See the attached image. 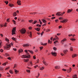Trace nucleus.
Listing matches in <instances>:
<instances>
[{"label": "nucleus", "instance_id": "1", "mask_svg": "<svg viewBox=\"0 0 78 78\" xmlns=\"http://www.w3.org/2000/svg\"><path fill=\"white\" fill-rule=\"evenodd\" d=\"M25 51L26 53H27V55H22V58H30V55H29L28 53V51H27V50H25Z\"/></svg>", "mask_w": 78, "mask_h": 78}, {"label": "nucleus", "instance_id": "2", "mask_svg": "<svg viewBox=\"0 0 78 78\" xmlns=\"http://www.w3.org/2000/svg\"><path fill=\"white\" fill-rule=\"evenodd\" d=\"M20 31L21 33L22 34H25L26 33V30L25 29H22L21 30H20Z\"/></svg>", "mask_w": 78, "mask_h": 78}, {"label": "nucleus", "instance_id": "3", "mask_svg": "<svg viewBox=\"0 0 78 78\" xmlns=\"http://www.w3.org/2000/svg\"><path fill=\"white\" fill-rule=\"evenodd\" d=\"M16 31V27H14L13 28V30H12V35L15 34L16 33H15V31Z\"/></svg>", "mask_w": 78, "mask_h": 78}, {"label": "nucleus", "instance_id": "4", "mask_svg": "<svg viewBox=\"0 0 78 78\" xmlns=\"http://www.w3.org/2000/svg\"><path fill=\"white\" fill-rule=\"evenodd\" d=\"M67 21H68V20L67 19H64L62 21H60V22L61 23H66V22H67Z\"/></svg>", "mask_w": 78, "mask_h": 78}, {"label": "nucleus", "instance_id": "5", "mask_svg": "<svg viewBox=\"0 0 78 78\" xmlns=\"http://www.w3.org/2000/svg\"><path fill=\"white\" fill-rule=\"evenodd\" d=\"M11 45L9 44H7L6 45V48L7 49V50H9L10 48V47H11Z\"/></svg>", "mask_w": 78, "mask_h": 78}, {"label": "nucleus", "instance_id": "6", "mask_svg": "<svg viewBox=\"0 0 78 78\" xmlns=\"http://www.w3.org/2000/svg\"><path fill=\"white\" fill-rule=\"evenodd\" d=\"M6 25H7V23H5L4 25V24H1L0 27H6Z\"/></svg>", "mask_w": 78, "mask_h": 78}, {"label": "nucleus", "instance_id": "7", "mask_svg": "<svg viewBox=\"0 0 78 78\" xmlns=\"http://www.w3.org/2000/svg\"><path fill=\"white\" fill-rule=\"evenodd\" d=\"M56 16H61V12H57V14H56Z\"/></svg>", "mask_w": 78, "mask_h": 78}, {"label": "nucleus", "instance_id": "8", "mask_svg": "<svg viewBox=\"0 0 78 78\" xmlns=\"http://www.w3.org/2000/svg\"><path fill=\"white\" fill-rule=\"evenodd\" d=\"M72 10H73V9H71V10H70V9H68L67 10V13H70V12H71L72 11Z\"/></svg>", "mask_w": 78, "mask_h": 78}, {"label": "nucleus", "instance_id": "9", "mask_svg": "<svg viewBox=\"0 0 78 78\" xmlns=\"http://www.w3.org/2000/svg\"><path fill=\"white\" fill-rule=\"evenodd\" d=\"M77 56H78V55L77 54H74L72 55V56L73 58H75V57H76Z\"/></svg>", "mask_w": 78, "mask_h": 78}, {"label": "nucleus", "instance_id": "10", "mask_svg": "<svg viewBox=\"0 0 78 78\" xmlns=\"http://www.w3.org/2000/svg\"><path fill=\"white\" fill-rule=\"evenodd\" d=\"M30 45V44H23V46L24 47H28Z\"/></svg>", "mask_w": 78, "mask_h": 78}, {"label": "nucleus", "instance_id": "11", "mask_svg": "<svg viewBox=\"0 0 78 78\" xmlns=\"http://www.w3.org/2000/svg\"><path fill=\"white\" fill-rule=\"evenodd\" d=\"M51 54H52L53 56H56L57 55L56 53L55 52H51Z\"/></svg>", "mask_w": 78, "mask_h": 78}, {"label": "nucleus", "instance_id": "12", "mask_svg": "<svg viewBox=\"0 0 78 78\" xmlns=\"http://www.w3.org/2000/svg\"><path fill=\"white\" fill-rule=\"evenodd\" d=\"M44 64L46 66H47V65H48V63H47V62H46L45 61H43Z\"/></svg>", "mask_w": 78, "mask_h": 78}, {"label": "nucleus", "instance_id": "13", "mask_svg": "<svg viewBox=\"0 0 78 78\" xmlns=\"http://www.w3.org/2000/svg\"><path fill=\"white\" fill-rule=\"evenodd\" d=\"M17 3L18 5H21V4H20V1L18 0Z\"/></svg>", "mask_w": 78, "mask_h": 78}, {"label": "nucleus", "instance_id": "14", "mask_svg": "<svg viewBox=\"0 0 78 78\" xmlns=\"http://www.w3.org/2000/svg\"><path fill=\"white\" fill-rule=\"evenodd\" d=\"M2 47V41L0 40V48Z\"/></svg>", "mask_w": 78, "mask_h": 78}, {"label": "nucleus", "instance_id": "15", "mask_svg": "<svg viewBox=\"0 0 78 78\" xmlns=\"http://www.w3.org/2000/svg\"><path fill=\"white\" fill-rule=\"evenodd\" d=\"M41 20L44 23H46V22H47V21L45 20L44 19H42Z\"/></svg>", "mask_w": 78, "mask_h": 78}, {"label": "nucleus", "instance_id": "16", "mask_svg": "<svg viewBox=\"0 0 78 78\" xmlns=\"http://www.w3.org/2000/svg\"><path fill=\"white\" fill-rule=\"evenodd\" d=\"M9 56V54H8V53H5V55H4V56H5V57H7V56Z\"/></svg>", "mask_w": 78, "mask_h": 78}, {"label": "nucleus", "instance_id": "17", "mask_svg": "<svg viewBox=\"0 0 78 78\" xmlns=\"http://www.w3.org/2000/svg\"><path fill=\"white\" fill-rule=\"evenodd\" d=\"M22 51H23V50L22 49H20L19 50V52L20 53Z\"/></svg>", "mask_w": 78, "mask_h": 78}, {"label": "nucleus", "instance_id": "18", "mask_svg": "<svg viewBox=\"0 0 78 78\" xmlns=\"http://www.w3.org/2000/svg\"><path fill=\"white\" fill-rule=\"evenodd\" d=\"M63 51L64 54H66V53H67V51H67V50H64Z\"/></svg>", "mask_w": 78, "mask_h": 78}, {"label": "nucleus", "instance_id": "19", "mask_svg": "<svg viewBox=\"0 0 78 78\" xmlns=\"http://www.w3.org/2000/svg\"><path fill=\"white\" fill-rule=\"evenodd\" d=\"M29 36L31 38V36H32V34H31V32H30L29 33Z\"/></svg>", "mask_w": 78, "mask_h": 78}, {"label": "nucleus", "instance_id": "20", "mask_svg": "<svg viewBox=\"0 0 78 78\" xmlns=\"http://www.w3.org/2000/svg\"><path fill=\"white\" fill-rule=\"evenodd\" d=\"M66 41V39H63V40L61 41V42L62 43H63V42H65Z\"/></svg>", "mask_w": 78, "mask_h": 78}, {"label": "nucleus", "instance_id": "21", "mask_svg": "<svg viewBox=\"0 0 78 78\" xmlns=\"http://www.w3.org/2000/svg\"><path fill=\"white\" fill-rule=\"evenodd\" d=\"M13 16H16V15H17V13H16V12H14L13 14Z\"/></svg>", "mask_w": 78, "mask_h": 78}, {"label": "nucleus", "instance_id": "22", "mask_svg": "<svg viewBox=\"0 0 78 78\" xmlns=\"http://www.w3.org/2000/svg\"><path fill=\"white\" fill-rule=\"evenodd\" d=\"M14 71H15V73H17L19 72V71H17V70H16V69H14Z\"/></svg>", "mask_w": 78, "mask_h": 78}, {"label": "nucleus", "instance_id": "23", "mask_svg": "<svg viewBox=\"0 0 78 78\" xmlns=\"http://www.w3.org/2000/svg\"><path fill=\"white\" fill-rule=\"evenodd\" d=\"M40 29L39 28H37L36 31H40Z\"/></svg>", "mask_w": 78, "mask_h": 78}, {"label": "nucleus", "instance_id": "24", "mask_svg": "<svg viewBox=\"0 0 78 78\" xmlns=\"http://www.w3.org/2000/svg\"><path fill=\"white\" fill-rule=\"evenodd\" d=\"M12 40H13V41H16V40H17V39H16V38H14V37H13L12 38Z\"/></svg>", "mask_w": 78, "mask_h": 78}, {"label": "nucleus", "instance_id": "25", "mask_svg": "<svg viewBox=\"0 0 78 78\" xmlns=\"http://www.w3.org/2000/svg\"><path fill=\"white\" fill-rule=\"evenodd\" d=\"M73 78H77V76L76 75H74L73 76Z\"/></svg>", "mask_w": 78, "mask_h": 78}, {"label": "nucleus", "instance_id": "26", "mask_svg": "<svg viewBox=\"0 0 78 78\" xmlns=\"http://www.w3.org/2000/svg\"><path fill=\"white\" fill-rule=\"evenodd\" d=\"M44 67H42L40 68V70H44Z\"/></svg>", "mask_w": 78, "mask_h": 78}, {"label": "nucleus", "instance_id": "27", "mask_svg": "<svg viewBox=\"0 0 78 78\" xmlns=\"http://www.w3.org/2000/svg\"><path fill=\"white\" fill-rule=\"evenodd\" d=\"M36 27H41V25L37 24L36 25Z\"/></svg>", "mask_w": 78, "mask_h": 78}, {"label": "nucleus", "instance_id": "28", "mask_svg": "<svg viewBox=\"0 0 78 78\" xmlns=\"http://www.w3.org/2000/svg\"><path fill=\"white\" fill-rule=\"evenodd\" d=\"M9 5L10 6V7H12V6H13V4H9Z\"/></svg>", "mask_w": 78, "mask_h": 78}, {"label": "nucleus", "instance_id": "29", "mask_svg": "<svg viewBox=\"0 0 78 78\" xmlns=\"http://www.w3.org/2000/svg\"><path fill=\"white\" fill-rule=\"evenodd\" d=\"M9 73H11V74H12L13 73H12V71L11 70H10L9 71Z\"/></svg>", "mask_w": 78, "mask_h": 78}, {"label": "nucleus", "instance_id": "30", "mask_svg": "<svg viewBox=\"0 0 78 78\" xmlns=\"http://www.w3.org/2000/svg\"><path fill=\"white\" fill-rule=\"evenodd\" d=\"M70 51H73V49L72 47H70Z\"/></svg>", "mask_w": 78, "mask_h": 78}, {"label": "nucleus", "instance_id": "31", "mask_svg": "<svg viewBox=\"0 0 78 78\" xmlns=\"http://www.w3.org/2000/svg\"><path fill=\"white\" fill-rule=\"evenodd\" d=\"M40 75V74L38 73V75L36 76V77L37 78H38V77H39V76Z\"/></svg>", "mask_w": 78, "mask_h": 78}, {"label": "nucleus", "instance_id": "32", "mask_svg": "<svg viewBox=\"0 0 78 78\" xmlns=\"http://www.w3.org/2000/svg\"><path fill=\"white\" fill-rule=\"evenodd\" d=\"M47 43H44V44H42L41 45H47Z\"/></svg>", "mask_w": 78, "mask_h": 78}, {"label": "nucleus", "instance_id": "33", "mask_svg": "<svg viewBox=\"0 0 78 78\" xmlns=\"http://www.w3.org/2000/svg\"><path fill=\"white\" fill-rule=\"evenodd\" d=\"M26 71L27 72H28V73H30V70H27Z\"/></svg>", "mask_w": 78, "mask_h": 78}, {"label": "nucleus", "instance_id": "34", "mask_svg": "<svg viewBox=\"0 0 78 78\" xmlns=\"http://www.w3.org/2000/svg\"><path fill=\"white\" fill-rule=\"evenodd\" d=\"M37 21L35 20V21H34V23H34V24H35V23H37Z\"/></svg>", "mask_w": 78, "mask_h": 78}, {"label": "nucleus", "instance_id": "35", "mask_svg": "<svg viewBox=\"0 0 78 78\" xmlns=\"http://www.w3.org/2000/svg\"><path fill=\"white\" fill-rule=\"evenodd\" d=\"M62 70H63V71H64V72H66V71H67V70L64 69H62Z\"/></svg>", "mask_w": 78, "mask_h": 78}, {"label": "nucleus", "instance_id": "36", "mask_svg": "<svg viewBox=\"0 0 78 78\" xmlns=\"http://www.w3.org/2000/svg\"><path fill=\"white\" fill-rule=\"evenodd\" d=\"M65 12H63L62 13H61V16H63V14H65Z\"/></svg>", "mask_w": 78, "mask_h": 78}, {"label": "nucleus", "instance_id": "37", "mask_svg": "<svg viewBox=\"0 0 78 78\" xmlns=\"http://www.w3.org/2000/svg\"><path fill=\"white\" fill-rule=\"evenodd\" d=\"M70 40L71 41H75V39H73V38H71L70 39Z\"/></svg>", "mask_w": 78, "mask_h": 78}, {"label": "nucleus", "instance_id": "38", "mask_svg": "<svg viewBox=\"0 0 78 78\" xmlns=\"http://www.w3.org/2000/svg\"><path fill=\"white\" fill-rule=\"evenodd\" d=\"M50 31V29H47L46 30V32H48V31Z\"/></svg>", "mask_w": 78, "mask_h": 78}, {"label": "nucleus", "instance_id": "39", "mask_svg": "<svg viewBox=\"0 0 78 78\" xmlns=\"http://www.w3.org/2000/svg\"><path fill=\"white\" fill-rule=\"evenodd\" d=\"M5 3H6V5H8V1H6L5 2Z\"/></svg>", "mask_w": 78, "mask_h": 78}, {"label": "nucleus", "instance_id": "40", "mask_svg": "<svg viewBox=\"0 0 78 78\" xmlns=\"http://www.w3.org/2000/svg\"><path fill=\"white\" fill-rule=\"evenodd\" d=\"M33 21V20H29V22H30V23H31V22H32Z\"/></svg>", "mask_w": 78, "mask_h": 78}, {"label": "nucleus", "instance_id": "41", "mask_svg": "<svg viewBox=\"0 0 78 78\" xmlns=\"http://www.w3.org/2000/svg\"><path fill=\"white\" fill-rule=\"evenodd\" d=\"M53 49H54V50H56L57 49V48H55V47H54L53 48Z\"/></svg>", "mask_w": 78, "mask_h": 78}, {"label": "nucleus", "instance_id": "42", "mask_svg": "<svg viewBox=\"0 0 78 78\" xmlns=\"http://www.w3.org/2000/svg\"><path fill=\"white\" fill-rule=\"evenodd\" d=\"M5 41H7V42H9V39H8V38H6Z\"/></svg>", "mask_w": 78, "mask_h": 78}, {"label": "nucleus", "instance_id": "43", "mask_svg": "<svg viewBox=\"0 0 78 78\" xmlns=\"http://www.w3.org/2000/svg\"><path fill=\"white\" fill-rule=\"evenodd\" d=\"M12 21H13L14 24H16V21H15V20H13Z\"/></svg>", "mask_w": 78, "mask_h": 78}, {"label": "nucleus", "instance_id": "44", "mask_svg": "<svg viewBox=\"0 0 78 78\" xmlns=\"http://www.w3.org/2000/svg\"><path fill=\"white\" fill-rule=\"evenodd\" d=\"M30 66H33V63L32 62H30Z\"/></svg>", "mask_w": 78, "mask_h": 78}, {"label": "nucleus", "instance_id": "45", "mask_svg": "<svg viewBox=\"0 0 78 78\" xmlns=\"http://www.w3.org/2000/svg\"><path fill=\"white\" fill-rule=\"evenodd\" d=\"M13 50L14 51H17V49L15 48H13Z\"/></svg>", "mask_w": 78, "mask_h": 78}, {"label": "nucleus", "instance_id": "46", "mask_svg": "<svg viewBox=\"0 0 78 78\" xmlns=\"http://www.w3.org/2000/svg\"><path fill=\"white\" fill-rule=\"evenodd\" d=\"M24 60L25 62H28V59L25 60L24 59Z\"/></svg>", "mask_w": 78, "mask_h": 78}, {"label": "nucleus", "instance_id": "47", "mask_svg": "<svg viewBox=\"0 0 78 78\" xmlns=\"http://www.w3.org/2000/svg\"><path fill=\"white\" fill-rule=\"evenodd\" d=\"M36 14V12H34V13H31L30 14Z\"/></svg>", "mask_w": 78, "mask_h": 78}, {"label": "nucleus", "instance_id": "48", "mask_svg": "<svg viewBox=\"0 0 78 78\" xmlns=\"http://www.w3.org/2000/svg\"><path fill=\"white\" fill-rule=\"evenodd\" d=\"M44 31H43L41 33V36H42V35H43V34H44Z\"/></svg>", "mask_w": 78, "mask_h": 78}, {"label": "nucleus", "instance_id": "49", "mask_svg": "<svg viewBox=\"0 0 78 78\" xmlns=\"http://www.w3.org/2000/svg\"><path fill=\"white\" fill-rule=\"evenodd\" d=\"M28 51H30L31 53H33V51L30 50H28Z\"/></svg>", "mask_w": 78, "mask_h": 78}, {"label": "nucleus", "instance_id": "50", "mask_svg": "<svg viewBox=\"0 0 78 78\" xmlns=\"http://www.w3.org/2000/svg\"><path fill=\"white\" fill-rule=\"evenodd\" d=\"M0 51L1 53H2L3 51V49H0Z\"/></svg>", "mask_w": 78, "mask_h": 78}, {"label": "nucleus", "instance_id": "51", "mask_svg": "<svg viewBox=\"0 0 78 78\" xmlns=\"http://www.w3.org/2000/svg\"><path fill=\"white\" fill-rule=\"evenodd\" d=\"M38 67V65H36V66H34V68L35 69H36V67Z\"/></svg>", "mask_w": 78, "mask_h": 78}, {"label": "nucleus", "instance_id": "52", "mask_svg": "<svg viewBox=\"0 0 78 78\" xmlns=\"http://www.w3.org/2000/svg\"><path fill=\"white\" fill-rule=\"evenodd\" d=\"M40 48L41 49V50H42L43 48V47L41 46V47H40Z\"/></svg>", "mask_w": 78, "mask_h": 78}, {"label": "nucleus", "instance_id": "53", "mask_svg": "<svg viewBox=\"0 0 78 78\" xmlns=\"http://www.w3.org/2000/svg\"><path fill=\"white\" fill-rule=\"evenodd\" d=\"M69 70H70L69 71V72H71V71L70 70H72V69H71V68H70L69 69Z\"/></svg>", "mask_w": 78, "mask_h": 78}, {"label": "nucleus", "instance_id": "54", "mask_svg": "<svg viewBox=\"0 0 78 78\" xmlns=\"http://www.w3.org/2000/svg\"><path fill=\"white\" fill-rule=\"evenodd\" d=\"M56 39H57V40H58V39H59V38H58V37H57V36H55Z\"/></svg>", "mask_w": 78, "mask_h": 78}, {"label": "nucleus", "instance_id": "55", "mask_svg": "<svg viewBox=\"0 0 78 78\" xmlns=\"http://www.w3.org/2000/svg\"><path fill=\"white\" fill-rule=\"evenodd\" d=\"M58 27H59V29H60V28H62V26H59Z\"/></svg>", "mask_w": 78, "mask_h": 78}, {"label": "nucleus", "instance_id": "56", "mask_svg": "<svg viewBox=\"0 0 78 78\" xmlns=\"http://www.w3.org/2000/svg\"><path fill=\"white\" fill-rule=\"evenodd\" d=\"M58 20H55V22H56V23L58 22Z\"/></svg>", "mask_w": 78, "mask_h": 78}, {"label": "nucleus", "instance_id": "57", "mask_svg": "<svg viewBox=\"0 0 78 78\" xmlns=\"http://www.w3.org/2000/svg\"><path fill=\"white\" fill-rule=\"evenodd\" d=\"M8 69H9V67H8L5 69V70H8Z\"/></svg>", "mask_w": 78, "mask_h": 78}, {"label": "nucleus", "instance_id": "58", "mask_svg": "<svg viewBox=\"0 0 78 78\" xmlns=\"http://www.w3.org/2000/svg\"><path fill=\"white\" fill-rule=\"evenodd\" d=\"M8 69H9V67H8L5 69V70H8Z\"/></svg>", "mask_w": 78, "mask_h": 78}, {"label": "nucleus", "instance_id": "59", "mask_svg": "<svg viewBox=\"0 0 78 78\" xmlns=\"http://www.w3.org/2000/svg\"><path fill=\"white\" fill-rule=\"evenodd\" d=\"M59 20H60V19H62V18L61 17H60L58 19Z\"/></svg>", "mask_w": 78, "mask_h": 78}, {"label": "nucleus", "instance_id": "60", "mask_svg": "<svg viewBox=\"0 0 78 78\" xmlns=\"http://www.w3.org/2000/svg\"><path fill=\"white\" fill-rule=\"evenodd\" d=\"M55 17H53L51 18V19H55Z\"/></svg>", "mask_w": 78, "mask_h": 78}, {"label": "nucleus", "instance_id": "61", "mask_svg": "<svg viewBox=\"0 0 78 78\" xmlns=\"http://www.w3.org/2000/svg\"><path fill=\"white\" fill-rule=\"evenodd\" d=\"M55 68L56 69H58V66H56L55 67Z\"/></svg>", "mask_w": 78, "mask_h": 78}, {"label": "nucleus", "instance_id": "62", "mask_svg": "<svg viewBox=\"0 0 78 78\" xmlns=\"http://www.w3.org/2000/svg\"><path fill=\"white\" fill-rule=\"evenodd\" d=\"M2 66H6V63H4L2 64Z\"/></svg>", "mask_w": 78, "mask_h": 78}, {"label": "nucleus", "instance_id": "63", "mask_svg": "<svg viewBox=\"0 0 78 78\" xmlns=\"http://www.w3.org/2000/svg\"><path fill=\"white\" fill-rule=\"evenodd\" d=\"M3 68H2V67H1L0 68V70H3Z\"/></svg>", "mask_w": 78, "mask_h": 78}, {"label": "nucleus", "instance_id": "64", "mask_svg": "<svg viewBox=\"0 0 78 78\" xmlns=\"http://www.w3.org/2000/svg\"><path fill=\"white\" fill-rule=\"evenodd\" d=\"M33 59H36V57L33 56Z\"/></svg>", "mask_w": 78, "mask_h": 78}]
</instances>
